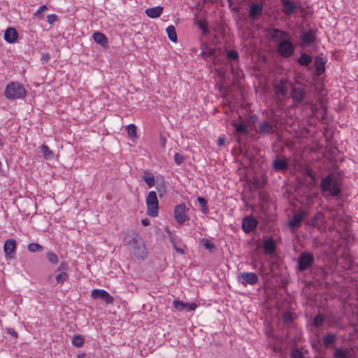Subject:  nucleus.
<instances>
[{
	"label": "nucleus",
	"instance_id": "nucleus-1",
	"mask_svg": "<svg viewBox=\"0 0 358 358\" xmlns=\"http://www.w3.org/2000/svg\"><path fill=\"white\" fill-rule=\"evenodd\" d=\"M320 187L323 192H327L333 196H338L341 192L339 183L331 174L322 180Z\"/></svg>",
	"mask_w": 358,
	"mask_h": 358
},
{
	"label": "nucleus",
	"instance_id": "nucleus-2",
	"mask_svg": "<svg viewBox=\"0 0 358 358\" xmlns=\"http://www.w3.org/2000/svg\"><path fill=\"white\" fill-rule=\"evenodd\" d=\"M26 94L24 87L17 82H12L7 85L5 89V96L9 99L23 97Z\"/></svg>",
	"mask_w": 358,
	"mask_h": 358
},
{
	"label": "nucleus",
	"instance_id": "nucleus-3",
	"mask_svg": "<svg viewBox=\"0 0 358 358\" xmlns=\"http://www.w3.org/2000/svg\"><path fill=\"white\" fill-rule=\"evenodd\" d=\"M147 214L151 217H157L159 214V201L155 191H150L145 199Z\"/></svg>",
	"mask_w": 358,
	"mask_h": 358
},
{
	"label": "nucleus",
	"instance_id": "nucleus-4",
	"mask_svg": "<svg viewBox=\"0 0 358 358\" xmlns=\"http://www.w3.org/2000/svg\"><path fill=\"white\" fill-rule=\"evenodd\" d=\"M282 12L286 16H290L301 9V3L295 0H280Z\"/></svg>",
	"mask_w": 358,
	"mask_h": 358
},
{
	"label": "nucleus",
	"instance_id": "nucleus-5",
	"mask_svg": "<svg viewBox=\"0 0 358 358\" xmlns=\"http://www.w3.org/2000/svg\"><path fill=\"white\" fill-rule=\"evenodd\" d=\"M315 262L314 256L308 252H303L298 257V269L304 271L311 267Z\"/></svg>",
	"mask_w": 358,
	"mask_h": 358
},
{
	"label": "nucleus",
	"instance_id": "nucleus-6",
	"mask_svg": "<svg viewBox=\"0 0 358 358\" xmlns=\"http://www.w3.org/2000/svg\"><path fill=\"white\" fill-rule=\"evenodd\" d=\"M294 51V48L291 41V37L280 41L277 45V52L284 57H290Z\"/></svg>",
	"mask_w": 358,
	"mask_h": 358
},
{
	"label": "nucleus",
	"instance_id": "nucleus-7",
	"mask_svg": "<svg viewBox=\"0 0 358 358\" xmlns=\"http://www.w3.org/2000/svg\"><path fill=\"white\" fill-rule=\"evenodd\" d=\"M263 10L264 6L262 3L251 2L248 5V17L253 20H258L262 16Z\"/></svg>",
	"mask_w": 358,
	"mask_h": 358
},
{
	"label": "nucleus",
	"instance_id": "nucleus-8",
	"mask_svg": "<svg viewBox=\"0 0 358 358\" xmlns=\"http://www.w3.org/2000/svg\"><path fill=\"white\" fill-rule=\"evenodd\" d=\"M268 36L273 42H280L289 38V34L285 31L275 28L268 31Z\"/></svg>",
	"mask_w": 358,
	"mask_h": 358
},
{
	"label": "nucleus",
	"instance_id": "nucleus-9",
	"mask_svg": "<svg viewBox=\"0 0 358 358\" xmlns=\"http://www.w3.org/2000/svg\"><path fill=\"white\" fill-rule=\"evenodd\" d=\"M258 280L257 275L253 272H242L238 276V281L244 285H254Z\"/></svg>",
	"mask_w": 358,
	"mask_h": 358
},
{
	"label": "nucleus",
	"instance_id": "nucleus-10",
	"mask_svg": "<svg viewBox=\"0 0 358 358\" xmlns=\"http://www.w3.org/2000/svg\"><path fill=\"white\" fill-rule=\"evenodd\" d=\"M258 224L257 220L250 215L245 216L242 220V229L246 233L249 234L254 231Z\"/></svg>",
	"mask_w": 358,
	"mask_h": 358
},
{
	"label": "nucleus",
	"instance_id": "nucleus-11",
	"mask_svg": "<svg viewBox=\"0 0 358 358\" xmlns=\"http://www.w3.org/2000/svg\"><path fill=\"white\" fill-rule=\"evenodd\" d=\"M92 297L93 299H101L106 304H113L114 299L113 297L106 290L94 289L92 291Z\"/></svg>",
	"mask_w": 358,
	"mask_h": 358
},
{
	"label": "nucleus",
	"instance_id": "nucleus-12",
	"mask_svg": "<svg viewBox=\"0 0 358 358\" xmlns=\"http://www.w3.org/2000/svg\"><path fill=\"white\" fill-rule=\"evenodd\" d=\"M174 217L179 224H183L188 220V217L186 214L185 204L180 203L175 207Z\"/></svg>",
	"mask_w": 358,
	"mask_h": 358
},
{
	"label": "nucleus",
	"instance_id": "nucleus-13",
	"mask_svg": "<svg viewBox=\"0 0 358 358\" xmlns=\"http://www.w3.org/2000/svg\"><path fill=\"white\" fill-rule=\"evenodd\" d=\"M17 243L15 239L10 238L5 241L3 250L6 257H11V255L16 250Z\"/></svg>",
	"mask_w": 358,
	"mask_h": 358
},
{
	"label": "nucleus",
	"instance_id": "nucleus-14",
	"mask_svg": "<svg viewBox=\"0 0 358 358\" xmlns=\"http://www.w3.org/2000/svg\"><path fill=\"white\" fill-rule=\"evenodd\" d=\"M288 163L286 159L276 158L273 162V169L276 172L285 171L288 169Z\"/></svg>",
	"mask_w": 358,
	"mask_h": 358
},
{
	"label": "nucleus",
	"instance_id": "nucleus-15",
	"mask_svg": "<svg viewBox=\"0 0 358 358\" xmlns=\"http://www.w3.org/2000/svg\"><path fill=\"white\" fill-rule=\"evenodd\" d=\"M306 216V213L304 211L295 214L289 222V226L292 229L299 227L302 220Z\"/></svg>",
	"mask_w": 358,
	"mask_h": 358
},
{
	"label": "nucleus",
	"instance_id": "nucleus-16",
	"mask_svg": "<svg viewBox=\"0 0 358 358\" xmlns=\"http://www.w3.org/2000/svg\"><path fill=\"white\" fill-rule=\"evenodd\" d=\"M275 243L272 238H268L264 241L263 249L266 254H273L275 251Z\"/></svg>",
	"mask_w": 358,
	"mask_h": 358
},
{
	"label": "nucleus",
	"instance_id": "nucleus-17",
	"mask_svg": "<svg viewBox=\"0 0 358 358\" xmlns=\"http://www.w3.org/2000/svg\"><path fill=\"white\" fill-rule=\"evenodd\" d=\"M326 61L324 58L317 57L315 59L314 65L315 68V75L320 76L325 71Z\"/></svg>",
	"mask_w": 358,
	"mask_h": 358
},
{
	"label": "nucleus",
	"instance_id": "nucleus-18",
	"mask_svg": "<svg viewBox=\"0 0 358 358\" xmlns=\"http://www.w3.org/2000/svg\"><path fill=\"white\" fill-rule=\"evenodd\" d=\"M306 96L305 90L301 87H294L291 92V96L294 102H301Z\"/></svg>",
	"mask_w": 358,
	"mask_h": 358
},
{
	"label": "nucleus",
	"instance_id": "nucleus-19",
	"mask_svg": "<svg viewBox=\"0 0 358 358\" xmlns=\"http://www.w3.org/2000/svg\"><path fill=\"white\" fill-rule=\"evenodd\" d=\"M17 38L18 34L14 28L10 27L5 31L4 39L8 43H15L17 41Z\"/></svg>",
	"mask_w": 358,
	"mask_h": 358
},
{
	"label": "nucleus",
	"instance_id": "nucleus-20",
	"mask_svg": "<svg viewBox=\"0 0 358 358\" xmlns=\"http://www.w3.org/2000/svg\"><path fill=\"white\" fill-rule=\"evenodd\" d=\"M259 131L264 134H269L274 131V125L268 121H264L259 126Z\"/></svg>",
	"mask_w": 358,
	"mask_h": 358
},
{
	"label": "nucleus",
	"instance_id": "nucleus-21",
	"mask_svg": "<svg viewBox=\"0 0 358 358\" xmlns=\"http://www.w3.org/2000/svg\"><path fill=\"white\" fill-rule=\"evenodd\" d=\"M163 7L156 6L153 8H149L145 10V13L148 16L151 18H156L159 17L163 13Z\"/></svg>",
	"mask_w": 358,
	"mask_h": 358
},
{
	"label": "nucleus",
	"instance_id": "nucleus-22",
	"mask_svg": "<svg viewBox=\"0 0 358 358\" xmlns=\"http://www.w3.org/2000/svg\"><path fill=\"white\" fill-rule=\"evenodd\" d=\"M337 264L341 266L344 269H350L352 264L351 257L348 255L344 254L342 257L338 258Z\"/></svg>",
	"mask_w": 358,
	"mask_h": 358
},
{
	"label": "nucleus",
	"instance_id": "nucleus-23",
	"mask_svg": "<svg viewBox=\"0 0 358 358\" xmlns=\"http://www.w3.org/2000/svg\"><path fill=\"white\" fill-rule=\"evenodd\" d=\"M315 40V36L312 31L304 32L301 36V41L304 45H310Z\"/></svg>",
	"mask_w": 358,
	"mask_h": 358
},
{
	"label": "nucleus",
	"instance_id": "nucleus-24",
	"mask_svg": "<svg viewBox=\"0 0 358 358\" xmlns=\"http://www.w3.org/2000/svg\"><path fill=\"white\" fill-rule=\"evenodd\" d=\"M143 180L146 182L147 185L149 187H152L155 185V180L153 175L150 173V171L146 170L143 171L142 176Z\"/></svg>",
	"mask_w": 358,
	"mask_h": 358
},
{
	"label": "nucleus",
	"instance_id": "nucleus-25",
	"mask_svg": "<svg viewBox=\"0 0 358 358\" xmlns=\"http://www.w3.org/2000/svg\"><path fill=\"white\" fill-rule=\"evenodd\" d=\"M93 38L96 43H97L98 44H99L101 45L106 46L107 45V43H108L107 38L106 37V36L103 34H102L101 32L94 33Z\"/></svg>",
	"mask_w": 358,
	"mask_h": 358
},
{
	"label": "nucleus",
	"instance_id": "nucleus-26",
	"mask_svg": "<svg viewBox=\"0 0 358 358\" xmlns=\"http://www.w3.org/2000/svg\"><path fill=\"white\" fill-rule=\"evenodd\" d=\"M312 62V57L311 56H310L309 55L306 54V53H302L299 59H298V62L302 65V66H308Z\"/></svg>",
	"mask_w": 358,
	"mask_h": 358
},
{
	"label": "nucleus",
	"instance_id": "nucleus-27",
	"mask_svg": "<svg viewBox=\"0 0 358 358\" xmlns=\"http://www.w3.org/2000/svg\"><path fill=\"white\" fill-rule=\"evenodd\" d=\"M166 34L168 35L169 38L173 42H176L177 41V34H176V29H175L174 26H173V25L169 26L166 28Z\"/></svg>",
	"mask_w": 358,
	"mask_h": 358
},
{
	"label": "nucleus",
	"instance_id": "nucleus-28",
	"mask_svg": "<svg viewBox=\"0 0 358 358\" xmlns=\"http://www.w3.org/2000/svg\"><path fill=\"white\" fill-rule=\"evenodd\" d=\"M232 126L235 128L236 131L238 133L246 134L248 133L247 125L244 122L238 123L234 122Z\"/></svg>",
	"mask_w": 358,
	"mask_h": 358
},
{
	"label": "nucleus",
	"instance_id": "nucleus-29",
	"mask_svg": "<svg viewBox=\"0 0 358 358\" xmlns=\"http://www.w3.org/2000/svg\"><path fill=\"white\" fill-rule=\"evenodd\" d=\"M40 148L45 159H49L53 157V152L49 148L48 145H42Z\"/></svg>",
	"mask_w": 358,
	"mask_h": 358
},
{
	"label": "nucleus",
	"instance_id": "nucleus-30",
	"mask_svg": "<svg viewBox=\"0 0 358 358\" xmlns=\"http://www.w3.org/2000/svg\"><path fill=\"white\" fill-rule=\"evenodd\" d=\"M336 341V335L328 334L323 337V344L325 347H328L334 344Z\"/></svg>",
	"mask_w": 358,
	"mask_h": 358
},
{
	"label": "nucleus",
	"instance_id": "nucleus-31",
	"mask_svg": "<svg viewBox=\"0 0 358 358\" xmlns=\"http://www.w3.org/2000/svg\"><path fill=\"white\" fill-rule=\"evenodd\" d=\"M27 249L30 252H39L43 250V247L38 243H32L28 245Z\"/></svg>",
	"mask_w": 358,
	"mask_h": 358
},
{
	"label": "nucleus",
	"instance_id": "nucleus-32",
	"mask_svg": "<svg viewBox=\"0 0 358 358\" xmlns=\"http://www.w3.org/2000/svg\"><path fill=\"white\" fill-rule=\"evenodd\" d=\"M334 358H350L348 350L337 349L334 352Z\"/></svg>",
	"mask_w": 358,
	"mask_h": 358
},
{
	"label": "nucleus",
	"instance_id": "nucleus-33",
	"mask_svg": "<svg viewBox=\"0 0 358 358\" xmlns=\"http://www.w3.org/2000/svg\"><path fill=\"white\" fill-rule=\"evenodd\" d=\"M324 317L322 314H317L313 319V325L316 327H320L323 325Z\"/></svg>",
	"mask_w": 358,
	"mask_h": 358
},
{
	"label": "nucleus",
	"instance_id": "nucleus-34",
	"mask_svg": "<svg viewBox=\"0 0 358 358\" xmlns=\"http://www.w3.org/2000/svg\"><path fill=\"white\" fill-rule=\"evenodd\" d=\"M195 24L202 31L203 34H206L208 32V24L205 20H197Z\"/></svg>",
	"mask_w": 358,
	"mask_h": 358
},
{
	"label": "nucleus",
	"instance_id": "nucleus-35",
	"mask_svg": "<svg viewBox=\"0 0 358 358\" xmlns=\"http://www.w3.org/2000/svg\"><path fill=\"white\" fill-rule=\"evenodd\" d=\"M71 342L76 347L80 348L84 344V339L80 335H76L73 337Z\"/></svg>",
	"mask_w": 358,
	"mask_h": 358
},
{
	"label": "nucleus",
	"instance_id": "nucleus-36",
	"mask_svg": "<svg viewBox=\"0 0 358 358\" xmlns=\"http://www.w3.org/2000/svg\"><path fill=\"white\" fill-rule=\"evenodd\" d=\"M46 255L48 261L50 263L57 264L59 262L58 256L55 253L52 252H48Z\"/></svg>",
	"mask_w": 358,
	"mask_h": 358
},
{
	"label": "nucleus",
	"instance_id": "nucleus-37",
	"mask_svg": "<svg viewBox=\"0 0 358 358\" xmlns=\"http://www.w3.org/2000/svg\"><path fill=\"white\" fill-rule=\"evenodd\" d=\"M127 131L129 136H131V137L136 136V127L134 124H129L127 127Z\"/></svg>",
	"mask_w": 358,
	"mask_h": 358
},
{
	"label": "nucleus",
	"instance_id": "nucleus-38",
	"mask_svg": "<svg viewBox=\"0 0 358 358\" xmlns=\"http://www.w3.org/2000/svg\"><path fill=\"white\" fill-rule=\"evenodd\" d=\"M68 278V274L66 272H61L56 275V281L59 284H62Z\"/></svg>",
	"mask_w": 358,
	"mask_h": 358
},
{
	"label": "nucleus",
	"instance_id": "nucleus-39",
	"mask_svg": "<svg viewBox=\"0 0 358 358\" xmlns=\"http://www.w3.org/2000/svg\"><path fill=\"white\" fill-rule=\"evenodd\" d=\"M173 305L174 308L179 311H182L185 308V303L179 300H174L173 301Z\"/></svg>",
	"mask_w": 358,
	"mask_h": 358
},
{
	"label": "nucleus",
	"instance_id": "nucleus-40",
	"mask_svg": "<svg viewBox=\"0 0 358 358\" xmlns=\"http://www.w3.org/2000/svg\"><path fill=\"white\" fill-rule=\"evenodd\" d=\"M197 201L202 207V212L206 213L208 212L207 201L203 197H198Z\"/></svg>",
	"mask_w": 358,
	"mask_h": 358
},
{
	"label": "nucleus",
	"instance_id": "nucleus-41",
	"mask_svg": "<svg viewBox=\"0 0 358 358\" xmlns=\"http://www.w3.org/2000/svg\"><path fill=\"white\" fill-rule=\"evenodd\" d=\"M134 252L136 256L141 258H144L146 255V253L145 252V247L143 245L141 247H138L137 250Z\"/></svg>",
	"mask_w": 358,
	"mask_h": 358
},
{
	"label": "nucleus",
	"instance_id": "nucleus-42",
	"mask_svg": "<svg viewBox=\"0 0 358 358\" xmlns=\"http://www.w3.org/2000/svg\"><path fill=\"white\" fill-rule=\"evenodd\" d=\"M227 58L231 60H237L238 59V53L234 50H231L227 53Z\"/></svg>",
	"mask_w": 358,
	"mask_h": 358
},
{
	"label": "nucleus",
	"instance_id": "nucleus-43",
	"mask_svg": "<svg viewBox=\"0 0 358 358\" xmlns=\"http://www.w3.org/2000/svg\"><path fill=\"white\" fill-rule=\"evenodd\" d=\"M290 358H303V355L299 350L295 349L291 352Z\"/></svg>",
	"mask_w": 358,
	"mask_h": 358
},
{
	"label": "nucleus",
	"instance_id": "nucleus-44",
	"mask_svg": "<svg viewBox=\"0 0 358 358\" xmlns=\"http://www.w3.org/2000/svg\"><path fill=\"white\" fill-rule=\"evenodd\" d=\"M174 159L176 164L180 165L184 162L185 158L180 153L176 152L174 155Z\"/></svg>",
	"mask_w": 358,
	"mask_h": 358
},
{
	"label": "nucleus",
	"instance_id": "nucleus-45",
	"mask_svg": "<svg viewBox=\"0 0 358 358\" xmlns=\"http://www.w3.org/2000/svg\"><path fill=\"white\" fill-rule=\"evenodd\" d=\"M58 20V17L55 14H50L47 16V21L50 24H53Z\"/></svg>",
	"mask_w": 358,
	"mask_h": 358
},
{
	"label": "nucleus",
	"instance_id": "nucleus-46",
	"mask_svg": "<svg viewBox=\"0 0 358 358\" xmlns=\"http://www.w3.org/2000/svg\"><path fill=\"white\" fill-rule=\"evenodd\" d=\"M203 243L204 247L206 249H208L210 251H212L213 249H215V245L210 241H208L207 239H203Z\"/></svg>",
	"mask_w": 358,
	"mask_h": 358
},
{
	"label": "nucleus",
	"instance_id": "nucleus-47",
	"mask_svg": "<svg viewBox=\"0 0 358 358\" xmlns=\"http://www.w3.org/2000/svg\"><path fill=\"white\" fill-rule=\"evenodd\" d=\"M321 214L320 213H317L313 217H312L310 219V224L313 227L315 226Z\"/></svg>",
	"mask_w": 358,
	"mask_h": 358
},
{
	"label": "nucleus",
	"instance_id": "nucleus-48",
	"mask_svg": "<svg viewBox=\"0 0 358 358\" xmlns=\"http://www.w3.org/2000/svg\"><path fill=\"white\" fill-rule=\"evenodd\" d=\"M197 306H198L194 303H185V308H187L188 310H194Z\"/></svg>",
	"mask_w": 358,
	"mask_h": 358
},
{
	"label": "nucleus",
	"instance_id": "nucleus-49",
	"mask_svg": "<svg viewBox=\"0 0 358 358\" xmlns=\"http://www.w3.org/2000/svg\"><path fill=\"white\" fill-rule=\"evenodd\" d=\"M48 9V7L45 5L41 6L39 8L36 10V12L34 13V15H38L41 13L46 10Z\"/></svg>",
	"mask_w": 358,
	"mask_h": 358
},
{
	"label": "nucleus",
	"instance_id": "nucleus-50",
	"mask_svg": "<svg viewBox=\"0 0 358 358\" xmlns=\"http://www.w3.org/2000/svg\"><path fill=\"white\" fill-rule=\"evenodd\" d=\"M224 142H225L224 137H219V138L217 140V145L220 146H222L224 145Z\"/></svg>",
	"mask_w": 358,
	"mask_h": 358
},
{
	"label": "nucleus",
	"instance_id": "nucleus-51",
	"mask_svg": "<svg viewBox=\"0 0 358 358\" xmlns=\"http://www.w3.org/2000/svg\"><path fill=\"white\" fill-rule=\"evenodd\" d=\"M292 320V317H291V314L289 313H286L284 316V320L286 322H288L289 321H291Z\"/></svg>",
	"mask_w": 358,
	"mask_h": 358
},
{
	"label": "nucleus",
	"instance_id": "nucleus-52",
	"mask_svg": "<svg viewBox=\"0 0 358 358\" xmlns=\"http://www.w3.org/2000/svg\"><path fill=\"white\" fill-rule=\"evenodd\" d=\"M141 224L143 225V226H148L150 224V222H149V220L145 218V219H143L141 220Z\"/></svg>",
	"mask_w": 358,
	"mask_h": 358
},
{
	"label": "nucleus",
	"instance_id": "nucleus-53",
	"mask_svg": "<svg viewBox=\"0 0 358 358\" xmlns=\"http://www.w3.org/2000/svg\"><path fill=\"white\" fill-rule=\"evenodd\" d=\"M202 53L205 54V55H208V56H210V55H213L214 54V50H209L208 51V52H203Z\"/></svg>",
	"mask_w": 358,
	"mask_h": 358
},
{
	"label": "nucleus",
	"instance_id": "nucleus-54",
	"mask_svg": "<svg viewBox=\"0 0 358 358\" xmlns=\"http://www.w3.org/2000/svg\"><path fill=\"white\" fill-rule=\"evenodd\" d=\"M161 144L162 147H165L166 145V140L164 138H161Z\"/></svg>",
	"mask_w": 358,
	"mask_h": 358
},
{
	"label": "nucleus",
	"instance_id": "nucleus-55",
	"mask_svg": "<svg viewBox=\"0 0 358 358\" xmlns=\"http://www.w3.org/2000/svg\"><path fill=\"white\" fill-rule=\"evenodd\" d=\"M64 266H65V264L64 263H62L58 268V270H60V269H62V268H64Z\"/></svg>",
	"mask_w": 358,
	"mask_h": 358
},
{
	"label": "nucleus",
	"instance_id": "nucleus-56",
	"mask_svg": "<svg viewBox=\"0 0 358 358\" xmlns=\"http://www.w3.org/2000/svg\"><path fill=\"white\" fill-rule=\"evenodd\" d=\"M43 59H44L45 61H47V60H48V59H49V56H48V55H43Z\"/></svg>",
	"mask_w": 358,
	"mask_h": 358
},
{
	"label": "nucleus",
	"instance_id": "nucleus-57",
	"mask_svg": "<svg viewBox=\"0 0 358 358\" xmlns=\"http://www.w3.org/2000/svg\"><path fill=\"white\" fill-rule=\"evenodd\" d=\"M10 334L15 337L17 336V334L15 331H13L12 333H10Z\"/></svg>",
	"mask_w": 358,
	"mask_h": 358
},
{
	"label": "nucleus",
	"instance_id": "nucleus-58",
	"mask_svg": "<svg viewBox=\"0 0 358 358\" xmlns=\"http://www.w3.org/2000/svg\"><path fill=\"white\" fill-rule=\"evenodd\" d=\"M3 145V143H2L1 139L0 138V145Z\"/></svg>",
	"mask_w": 358,
	"mask_h": 358
},
{
	"label": "nucleus",
	"instance_id": "nucleus-59",
	"mask_svg": "<svg viewBox=\"0 0 358 358\" xmlns=\"http://www.w3.org/2000/svg\"><path fill=\"white\" fill-rule=\"evenodd\" d=\"M315 358H322V357H315Z\"/></svg>",
	"mask_w": 358,
	"mask_h": 358
}]
</instances>
